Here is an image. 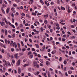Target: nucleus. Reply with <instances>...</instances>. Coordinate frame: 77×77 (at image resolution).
<instances>
[{
    "label": "nucleus",
    "mask_w": 77,
    "mask_h": 77,
    "mask_svg": "<svg viewBox=\"0 0 77 77\" xmlns=\"http://www.w3.org/2000/svg\"><path fill=\"white\" fill-rule=\"evenodd\" d=\"M20 62H21V60L20 59L16 63L17 66H20Z\"/></svg>",
    "instance_id": "1"
},
{
    "label": "nucleus",
    "mask_w": 77,
    "mask_h": 77,
    "mask_svg": "<svg viewBox=\"0 0 77 77\" xmlns=\"http://www.w3.org/2000/svg\"><path fill=\"white\" fill-rule=\"evenodd\" d=\"M13 47H15V48L17 47V44L16 43V42H14L13 43Z\"/></svg>",
    "instance_id": "2"
},
{
    "label": "nucleus",
    "mask_w": 77,
    "mask_h": 77,
    "mask_svg": "<svg viewBox=\"0 0 77 77\" xmlns=\"http://www.w3.org/2000/svg\"><path fill=\"white\" fill-rule=\"evenodd\" d=\"M18 54H16L14 55V56L15 58H16V59H18L19 57H18Z\"/></svg>",
    "instance_id": "3"
},
{
    "label": "nucleus",
    "mask_w": 77,
    "mask_h": 77,
    "mask_svg": "<svg viewBox=\"0 0 77 77\" xmlns=\"http://www.w3.org/2000/svg\"><path fill=\"white\" fill-rule=\"evenodd\" d=\"M46 73L47 74H48V77H51V75H50V72L49 71H46Z\"/></svg>",
    "instance_id": "4"
},
{
    "label": "nucleus",
    "mask_w": 77,
    "mask_h": 77,
    "mask_svg": "<svg viewBox=\"0 0 77 77\" xmlns=\"http://www.w3.org/2000/svg\"><path fill=\"white\" fill-rule=\"evenodd\" d=\"M18 73H19V74H20V73H21V68L20 67H19L18 68Z\"/></svg>",
    "instance_id": "5"
},
{
    "label": "nucleus",
    "mask_w": 77,
    "mask_h": 77,
    "mask_svg": "<svg viewBox=\"0 0 77 77\" xmlns=\"http://www.w3.org/2000/svg\"><path fill=\"white\" fill-rule=\"evenodd\" d=\"M10 10V8H7V9L6 10V12H7V14H8V13H9V12Z\"/></svg>",
    "instance_id": "6"
},
{
    "label": "nucleus",
    "mask_w": 77,
    "mask_h": 77,
    "mask_svg": "<svg viewBox=\"0 0 77 77\" xmlns=\"http://www.w3.org/2000/svg\"><path fill=\"white\" fill-rule=\"evenodd\" d=\"M0 23L1 24V26H3V25H5V23L3 22H0Z\"/></svg>",
    "instance_id": "7"
},
{
    "label": "nucleus",
    "mask_w": 77,
    "mask_h": 77,
    "mask_svg": "<svg viewBox=\"0 0 77 77\" xmlns=\"http://www.w3.org/2000/svg\"><path fill=\"white\" fill-rule=\"evenodd\" d=\"M33 64L34 65V66H35L36 64H37V62L35 61H34L33 62Z\"/></svg>",
    "instance_id": "8"
},
{
    "label": "nucleus",
    "mask_w": 77,
    "mask_h": 77,
    "mask_svg": "<svg viewBox=\"0 0 77 77\" xmlns=\"http://www.w3.org/2000/svg\"><path fill=\"white\" fill-rule=\"evenodd\" d=\"M1 9L3 13L4 14H5V11H4V10L3 9V7H2L1 8Z\"/></svg>",
    "instance_id": "9"
},
{
    "label": "nucleus",
    "mask_w": 77,
    "mask_h": 77,
    "mask_svg": "<svg viewBox=\"0 0 77 77\" xmlns=\"http://www.w3.org/2000/svg\"><path fill=\"white\" fill-rule=\"evenodd\" d=\"M61 11H62V10L63 11H65V8L61 6Z\"/></svg>",
    "instance_id": "10"
},
{
    "label": "nucleus",
    "mask_w": 77,
    "mask_h": 77,
    "mask_svg": "<svg viewBox=\"0 0 77 77\" xmlns=\"http://www.w3.org/2000/svg\"><path fill=\"white\" fill-rule=\"evenodd\" d=\"M67 63V62H66V60H65L63 62V63L64 65H66Z\"/></svg>",
    "instance_id": "11"
},
{
    "label": "nucleus",
    "mask_w": 77,
    "mask_h": 77,
    "mask_svg": "<svg viewBox=\"0 0 77 77\" xmlns=\"http://www.w3.org/2000/svg\"><path fill=\"white\" fill-rule=\"evenodd\" d=\"M12 36L13 37V38H14L15 37V34L14 33H13L12 34Z\"/></svg>",
    "instance_id": "12"
},
{
    "label": "nucleus",
    "mask_w": 77,
    "mask_h": 77,
    "mask_svg": "<svg viewBox=\"0 0 77 77\" xmlns=\"http://www.w3.org/2000/svg\"><path fill=\"white\" fill-rule=\"evenodd\" d=\"M39 60H40L41 63H43V62H44V60H43L42 59H39Z\"/></svg>",
    "instance_id": "13"
},
{
    "label": "nucleus",
    "mask_w": 77,
    "mask_h": 77,
    "mask_svg": "<svg viewBox=\"0 0 77 77\" xmlns=\"http://www.w3.org/2000/svg\"><path fill=\"white\" fill-rule=\"evenodd\" d=\"M8 34V32H7V30L5 29V35H7Z\"/></svg>",
    "instance_id": "14"
},
{
    "label": "nucleus",
    "mask_w": 77,
    "mask_h": 77,
    "mask_svg": "<svg viewBox=\"0 0 77 77\" xmlns=\"http://www.w3.org/2000/svg\"><path fill=\"white\" fill-rule=\"evenodd\" d=\"M33 54H31L29 56V58H30V59H32V58H33Z\"/></svg>",
    "instance_id": "15"
},
{
    "label": "nucleus",
    "mask_w": 77,
    "mask_h": 77,
    "mask_svg": "<svg viewBox=\"0 0 77 77\" xmlns=\"http://www.w3.org/2000/svg\"><path fill=\"white\" fill-rule=\"evenodd\" d=\"M48 17V14H47L46 15H45L44 16V17L47 18Z\"/></svg>",
    "instance_id": "16"
},
{
    "label": "nucleus",
    "mask_w": 77,
    "mask_h": 77,
    "mask_svg": "<svg viewBox=\"0 0 77 77\" xmlns=\"http://www.w3.org/2000/svg\"><path fill=\"white\" fill-rule=\"evenodd\" d=\"M40 2L41 3L42 5H44V2H43V1H42V0H40Z\"/></svg>",
    "instance_id": "17"
},
{
    "label": "nucleus",
    "mask_w": 77,
    "mask_h": 77,
    "mask_svg": "<svg viewBox=\"0 0 77 77\" xmlns=\"http://www.w3.org/2000/svg\"><path fill=\"white\" fill-rule=\"evenodd\" d=\"M26 49L25 48H23L22 49V51L23 52H24V51H26Z\"/></svg>",
    "instance_id": "18"
},
{
    "label": "nucleus",
    "mask_w": 77,
    "mask_h": 77,
    "mask_svg": "<svg viewBox=\"0 0 77 77\" xmlns=\"http://www.w3.org/2000/svg\"><path fill=\"white\" fill-rule=\"evenodd\" d=\"M21 43L22 45V46L24 47V43H23V42L22 41H21Z\"/></svg>",
    "instance_id": "19"
},
{
    "label": "nucleus",
    "mask_w": 77,
    "mask_h": 77,
    "mask_svg": "<svg viewBox=\"0 0 77 77\" xmlns=\"http://www.w3.org/2000/svg\"><path fill=\"white\" fill-rule=\"evenodd\" d=\"M29 65V64H25L23 66V67H26V66H28Z\"/></svg>",
    "instance_id": "20"
},
{
    "label": "nucleus",
    "mask_w": 77,
    "mask_h": 77,
    "mask_svg": "<svg viewBox=\"0 0 77 77\" xmlns=\"http://www.w3.org/2000/svg\"><path fill=\"white\" fill-rule=\"evenodd\" d=\"M35 45L36 48H39V46L37 44H35Z\"/></svg>",
    "instance_id": "21"
},
{
    "label": "nucleus",
    "mask_w": 77,
    "mask_h": 77,
    "mask_svg": "<svg viewBox=\"0 0 77 77\" xmlns=\"http://www.w3.org/2000/svg\"><path fill=\"white\" fill-rule=\"evenodd\" d=\"M14 42V41H11V42L10 45L11 46H12V45H13V43Z\"/></svg>",
    "instance_id": "22"
},
{
    "label": "nucleus",
    "mask_w": 77,
    "mask_h": 77,
    "mask_svg": "<svg viewBox=\"0 0 77 77\" xmlns=\"http://www.w3.org/2000/svg\"><path fill=\"white\" fill-rule=\"evenodd\" d=\"M30 54H32V52L29 51L28 52V55H30Z\"/></svg>",
    "instance_id": "23"
},
{
    "label": "nucleus",
    "mask_w": 77,
    "mask_h": 77,
    "mask_svg": "<svg viewBox=\"0 0 77 77\" xmlns=\"http://www.w3.org/2000/svg\"><path fill=\"white\" fill-rule=\"evenodd\" d=\"M42 15V13H38L37 14V16H38L39 15Z\"/></svg>",
    "instance_id": "24"
},
{
    "label": "nucleus",
    "mask_w": 77,
    "mask_h": 77,
    "mask_svg": "<svg viewBox=\"0 0 77 77\" xmlns=\"http://www.w3.org/2000/svg\"><path fill=\"white\" fill-rule=\"evenodd\" d=\"M44 23L45 24H47V23H48V22L46 20H44Z\"/></svg>",
    "instance_id": "25"
},
{
    "label": "nucleus",
    "mask_w": 77,
    "mask_h": 77,
    "mask_svg": "<svg viewBox=\"0 0 77 77\" xmlns=\"http://www.w3.org/2000/svg\"><path fill=\"white\" fill-rule=\"evenodd\" d=\"M2 53H5V50H4V49H2L1 51Z\"/></svg>",
    "instance_id": "26"
},
{
    "label": "nucleus",
    "mask_w": 77,
    "mask_h": 77,
    "mask_svg": "<svg viewBox=\"0 0 77 77\" xmlns=\"http://www.w3.org/2000/svg\"><path fill=\"white\" fill-rule=\"evenodd\" d=\"M36 66L37 68L39 67V66L38 64H36L35 66Z\"/></svg>",
    "instance_id": "27"
},
{
    "label": "nucleus",
    "mask_w": 77,
    "mask_h": 77,
    "mask_svg": "<svg viewBox=\"0 0 77 77\" xmlns=\"http://www.w3.org/2000/svg\"><path fill=\"white\" fill-rule=\"evenodd\" d=\"M13 6H14V7H17V5L16 4H13Z\"/></svg>",
    "instance_id": "28"
},
{
    "label": "nucleus",
    "mask_w": 77,
    "mask_h": 77,
    "mask_svg": "<svg viewBox=\"0 0 77 77\" xmlns=\"http://www.w3.org/2000/svg\"><path fill=\"white\" fill-rule=\"evenodd\" d=\"M12 22L13 23H14V18H12Z\"/></svg>",
    "instance_id": "29"
},
{
    "label": "nucleus",
    "mask_w": 77,
    "mask_h": 77,
    "mask_svg": "<svg viewBox=\"0 0 77 77\" xmlns=\"http://www.w3.org/2000/svg\"><path fill=\"white\" fill-rule=\"evenodd\" d=\"M20 27H23V25L22 24H20Z\"/></svg>",
    "instance_id": "30"
},
{
    "label": "nucleus",
    "mask_w": 77,
    "mask_h": 77,
    "mask_svg": "<svg viewBox=\"0 0 77 77\" xmlns=\"http://www.w3.org/2000/svg\"><path fill=\"white\" fill-rule=\"evenodd\" d=\"M33 54H35V56H37V53L34 52H33Z\"/></svg>",
    "instance_id": "31"
},
{
    "label": "nucleus",
    "mask_w": 77,
    "mask_h": 77,
    "mask_svg": "<svg viewBox=\"0 0 77 77\" xmlns=\"http://www.w3.org/2000/svg\"><path fill=\"white\" fill-rule=\"evenodd\" d=\"M62 57H60L59 59V61H60V62H61V61H62Z\"/></svg>",
    "instance_id": "32"
},
{
    "label": "nucleus",
    "mask_w": 77,
    "mask_h": 77,
    "mask_svg": "<svg viewBox=\"0 0 77 77\" xmlns=\"http://www.w3.org/2000/svg\"><path fill=\"white\" fill-rule=\"evenodd\" d=\"M73 15H75L76 14V12H75V11H74L73 12Z\"/></svg>",
    "instance_id": "33"
},
{
    "label": "nucleus",
    "mask_w": 77,
    "mask_h": 77,
    "mask_svg": "<svg viewBox=\"0 0 77 77\" xmlns=\"http://www.w3.org/2000/svg\"><path fill=\"white\" fill-rule=\"evenodd\" d=\"M5 64L6 65V66H8L7 65V62H6V61H5Z\"/></svg>",
    "instance_id": "34"
},
{
    "label": "nucleus",
    "mask_w": 77,
    "mask_h": 77,
    "mask_svg": "<svg viewBox=\"0 0 77 77\" xmlns=\"http://www.w3.org/2000/svg\"><path fill=\"white\" fill-rule=\"evenodd\" d=\"M68 73L69 74H72V71L71 70H69L68 71Z\"/></svg>",
    "instance_id": "35"
},
{
    "label": "nucleus",
    "mask_w": 77,
    "mask_h": 77,
    "mask_svg": "<svg viewBox=\"0 0 77 77\" xmlns=\"http://www.w3.org/2000/svg\"><path fill=\"white\" fill-rule=\"evenodd\" d=\"M46 64L47 66H48V61H46Z\"/></svg>",
    "instance_id": "36"
},
{
    "label": "nucleus",
    "mask_w": 77,
    "mask_h": 77,
    "mask_svg": "<svg viewBox=\"0 0 77 77\" xmlns=\"http://www.w3.org/2000/svg\"><path fill=\"white\" fill-rule=\"evenodd\" d=\"M62 41H65L66 40V39H65V38H62Z\"/></svg>",
    "instance_id": "37"
},
{
    "label": "nucleus",
    "mask_w": 77,
    "mask_h": 77,
    "mask_svg": "<svg viewBox=\"0 0 77 77\" xmlns=\"http://www.w3.org/2000/svg\"><path fill=\"white\" fill-rule=\"evenodd\" d=\"M26 17H28V18H30V16L29 14H26Z\"/></svg>",
    "instance_id": "38"
},
{
    "label": "nucleus",
    "mask_w": 77,
    "mask_h": 77,
    "mask_svg": "<svg viewBox=\"0 0 77 77\" xmlns=\"http://www.w3.org/2000/svg\"><path fill=\"white\" fill-rule=\"evenodd\" d=\"M26 61H27V59H25L24 60H23V62L24 63V62H26Z\"/></svg>",
    "instance_id": "39"
},
{
    "label": "nucleus",
    "mask_w": 77,
    "mask_h": 77,
    "mask_svg": "<svg viewBox=\"0 0 77 77\" xmlns=\"http://www.w3.org/2000/svg\"><path fill=\"white\" fill-rule=\"evenodd\" d=\"M60 21H61V22H62V23H63V22H65V20H60Z\"/></svg>",
    "instance_id": "40"
},
{
    "label": "nucleus",
    "mask_w": 77,
    "mask_h": 77,
    "mask_svg": "<svg viewBox=\"0 0 77 77\" xmlns=\"http://www.w3.org/2000/svg\"><path fill=\"white\" fill-rule=\"evenodd\" d=\"M26 12H28V7H26Z\"/></svg>",
    "instance_id": "41"
},
{
    "label": "nucleus",
    "mask_w": 77,
    "mask_h": 77,
    "mask_svg": "<svg viewBox=\"0 0 77 77\" xmlns=\"http://www.w3.org/2000/svg\"><path fill=\"white\" fill-rule=\"evenodd\" d=\"M17 45H18V48L20 47V43H17Z\"/></svg>",
    "instance_id": "42"
},
{
    "label": "nucleus",
    "mask_w": 77,
    "mask_h": 77,
    "mask_svg": "<svg viewBox=\"0 0 77 77\" xmlns=\"http://www.w3.org/2000/svg\"><path fill=\"white\" fill-rule=\"evenodd\" d=\"M14 9H15V8H14V7H12L11 8V11H14Z\"/></svg>",
    "instance_id": "43"
},
{
    "label": "nucleus",
    "mask_w": 77,
    "mask_h": 77,
    "mask_svg": "<svg viewBox=\"0 0 77 77\" xmlns=\"http://www.w3.org/2000/svg\"><path fill=\"white\" fill-rule=\"evenodd\" d=\"M68 13H70V12H71V11L70 10H69V8H68Z\"/></svg>",
    "instance_id": "44"
},
{
    "label": "nucleus",
    "mask_w": 77,
    "mask_h": 77,
    "mask_svg": "<svg viewBox=\"0 0 77 77\" xmlns=\"http://www.w3.org/2000/svg\"><path fill=\"white\" fill-rule=\"evenodd\" d=\"M2 6H3V7H4V8H5V7H6V5L5 4H2Z\"/></svg>",
    "instance_id": "45"
},
{
    "label": "nucleus",
    "mask_w": 77,
    "mask_h": 77,
    "mask_svg": "<svg viewBox=\"0 0 77 77\" xmlns=\"http://www.w3.org/2000/svg\"><path fill=\"white\" fill-rule=\"evenodd\" d=\"M44 75L45 77H47V75H46V73H44Z\"/></svg>",
    "instance_id": "46"
},
{
    "label": "nucleus",
    "mask_w": 77,
    "mask_h": 77,
    "mask_svg": "<svg viewBox=\"0 0 77 77\" xmlns=\"http://www.w3.org/2000/svg\"><path fill=\"white\" fill-rule=\"evenodd\" d=\"M2 3H3V0H0V4H2Z\"/></svg>",
    "instance_id": "47"
},
{
    "label": "nucleus",
    "mask_w": 77,
    "mask_h": 77,
    "mask_svg": "<svg viewBox=\"0 0 77 77\" xmlns=\"http://www.w3.org/2000/svg\"><path fill=\"white\" fill-rule=\"evenodd\" d=\"M56 28L57 29V30H59V29H60V27H59V26L57 27Z\"/></svg>",
    "instance_id": "48"
},
{
    "label": "nucleus",
    "mask_w": 77,
    "mask_h": 77,
    "mask_svg": "<svg viewBox=\"0 0 77 77\" xmlns=\"http://www.w3.org/2000/svg\"><path fill=\"white\" fill-rule=\"evenodd\" d=\"M15 1L17 3H19V2H20V0H15Z\"/></svg>",
    "instance_id": "49"
},
{
    "label": "nucleus",
    "mask_w": 77,
    "mask_h": 77,
    "mask_svg": "<svg viewBox=\"0 0 77 77\" xmlns=\"http://www.w3.org/2000/svg\"><path fill=\"white\" fill-rule=\"evenodd\" d=\"M21 18L22 19V20H24L25 19L24 17L23 16H22L21 17Z\"/></svg>",
    "instance_id": "50"
},
{
    "label": "nucleus",
    "mask_w": 77,
    "mask_h": 77,
    "mask_svg": "<svg viewBox=\"0 0 77 77\" xmlns=\"http://www.w3.org/2000/svg\"><path fill=\"white\" fill-rule=\"evenodd\" d=\"M63 38H65V37H66V35L65 34L63 36Z\"/></svg>",
    "instance_id": "51"
},
{
    "label": "nucleus",
    "mask_w": 77,
    "mask_h": 77,
    "mask_svg": "<svg viewBox=\"0 0 77 77\" xmlns=\"http://www.w3.org/2000/svg\"><path fill=\"white\" fill-rule=\"evenodd\" d=\"M21 15H22V16H25V14L24 13H22L21 14Z\"/></svg>",
    "instance_id": "52"
},
{
    "label": "nucleus",
    "mask_w": 77,
    "mask_h": 77,
    "mask_svg": "<svg viewBox=\"0 0 77 77\" xmlns=\"http://www.w3.org/2000/svg\"><path fill=\"white\" fill-rule=\"evenodd\" d=\"M15 25L16 26H18V23L16 22L15 23Z\"/></svg>",
    "instance_id": "53"
},
{
    "label": "nucleus",
    "mask_w": 77,
    "mask_h": 77,
    "mask_svg": "<svg viewBox=\"0 0 77 77\" xmlns=\"http://www.w3.org/2000/svg\"><path fill=\"white\" fill-rule=\"evenodd\" d=\"M3 58H2V56L0 55V59H2Z\"/></svg>",
    "instance_id": "54"
},
{
    "label": "nucleus",
    "mask_w": 77,
    "mask_h": 77,
    "mask_svg": "<svg viewBox=\"0 0 77 77\" xmlns=\"http://www.w3.org/2000/svg\"><path fill=\"white\" fill-rule=\"evenodd\" d=\"M4 2L5 3V4H6V5H8V3H7L6 1L5 0Z\"/></svg>",
    "instance_id": "55"
},
{
    "label": "nucleus",
    "mask_w": 77,
    "mask_h": 77,
    "mask_svg": "<svg viewBox=\"0 0 77 77\" xmlns=\"http://www.w3.org/2000/svg\"><path fill=\"white\" fill-rule=\"evenodd\" d=\"M71 28H74V26L73 25H71Z\"/></svg>",
    "instance_id": "56"
},
{
    "label": "nucleus",
    "mask_w": 77,
    "mask_h": 77,
    "mask_svg": "<svg viewBox=\"0 0 77 77\" xmlns=\"http://www.w3.org/2000/svg\"><path fill=\"white\" fill-rule=\"evenodd\" d=\"M11 27H13V28H15V26H14V25H11Z\"/></svg>",
    "instance_id": "57"
},
{
    "label": "nucleus",
    "mask_w": 77,
    "mask_h": 77,
    "mask_svg": "<svg viewBox=\"0 0 77 77\" xmlns=\"http://www.w3.org/2000/svg\"><path fill=\"white\" fill-rule=\"evenodd\" d=\"M56 26H57V27H59V25L58 23H56Z\"/></svg>",
    "instance_id": "58"
},
{
    "label": "nucleus",
    "mask_w": 77,
    "mask_h": 77,
    "mask_svg": "<svg viewBox=\"0 0 77 77\" xmlns=\"http://www.w3.org/2000/svg\"><path fill=\"white\" fill-rule=\"evenodd\" d=\"M67 33H68V34L70 35H71V32H70L68 31L67 32Z\"/></svg>",
    "instance_id": "59"
},
{
    "label": "nucleus",
    "mask_w": 77,
    "mask_h": 77,
    "mask_svg": "<svg viewBox=\"0 0 77 77\" xmlns=\"http://www.w3.org/2000/svg\"><path fill=\"white\" fill-rule=\"evenodd\" d=\"M28 75H29V76H31V74L29 73H28Z\"/></svg>",
    "instance_id": "60"
},
{
    "label": "nucleus",
    "mask_w": 77,
    "mask_h": 77,
    "mask_svg": "<svg viewBox=\"0 0 77 77\" xmlns=\"http://www.w3.org/2000/svg\"><path fill=\"white\" fill-rule=\"evenodd\" d=\"M11 51H12V52H13V51H14V48H12L11 49Z\"/></svg>",
    "instance_id": "61"
},
{
    "label": "nucleus",
    "mask_w": 77,
    "mask_h": 77,
    "mask_svg": "<svg viewBox=\"0 0 77 77\" xmlns=\"http://www.w3.org/2000/svg\"><path fill=\"white\" fill-rule=\"evenodd\" d=\"M32 15H35V16H36V14H35L34 13H32Z\"/></svg>",
    "instance_id": "62"
},
{
    "label": "nucleus",
    "mask_w": 77,
    "mask_h": 77,
    "mask_svg": "<svg viewBox=\"0 0 77 77\" xmlns=\"http://www.w3.org/2000/svg\"><path fill=\"white\" fill-rule=\"evenodd\" d=\"M32 50L33 51H35V48H32Z\"/></svg>",
    "instance_id": "63"
},
{
    "label": "nucleus",
    "mask_w": 77,
    "mask_h": 77,
    "mask_svg": "<svg viewBox=\"0 0 77 77\" xmlns=\"http://www.w3.org/2000/svg\"><path fill=\"white\" fill-rule=\"evenodd\" d=\"M48 56L49 57H51V55L50 54V53L48 54Z\"/></svg>",
    "instance_id": "64"
}]
</instances>
